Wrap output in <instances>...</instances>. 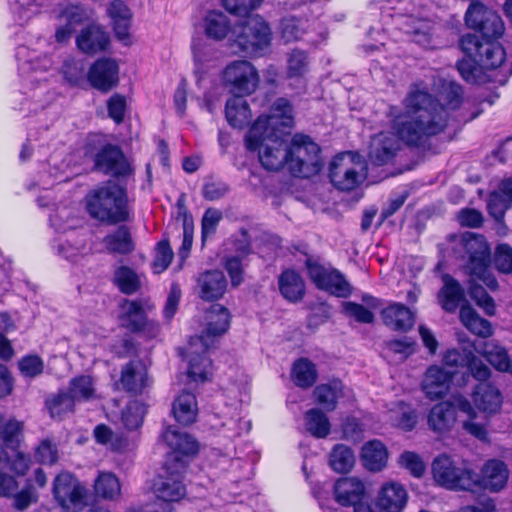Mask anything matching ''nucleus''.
<instances>
[{
	"mask_svg": "<svg viewBox=\"0 0 512 512\" xmlns=\"http://www.w3.org/2000/svg\"><path fill=\"white\" fill-rule=\"evenodd\" d=\"M462 86L442 80L438 98L423 89H412L404 99L405 114L395 116L393 128L407 146L425 148L429 140L444 132L450 110L460 106Z\"/></svg>",
	"mask_w": 512,
	"mask_h": 512,
	"instance_id": "obj_1",
	"label": "nucleus"
},
{
	"mask_svg": "<svg viewBox=\"0 0 512 512\" xmlns=\"http://www.w3.org/2000/svg\"><path fill=\"white\" fill-rule=\"evenodd\" d=\"M85 205L90 217L103 223L115 225L130 218L127 189L113 180L91 189Z\"/></svg>",
	"mask_w": 512,
	"mask_h": 512,
	"instance_id": "obj_2",
	"label": "nucleus"
},
{
	"mask_svg": "<svg viewBox=\"0 0 512 512\" xmlns=\"http://www.w3.org/2000/svg\"><path fill=\"white\" fill-rule=\"evenodd\" d=\"M263 119L255 121L246 136V147L249 151H258L262 166L270 171H278L285 164L288 166V143L281 132L263 129Z\"/></svg>",
	"mask_w": 512,
	"mask_h": 512,
	"instance_id": "obj_3",
	"label": "nucleus"
},
{
	"mask_svg": "<svg viewBox=\"0 0 512 512\" xmlns=\"http://www.w3.org/2000/svg\"><path fill=\"white\" fill-rule=\"evenodd\" d=\"M455 249L463 252L462 258L466 259L465 271L468 275L483 282L490 290H497V279L488 268L490 247L484 236L465 232L458 237Z\"/></svg>",
	"mask_w": 512,
	"mask_h": 512,
	"instance_id": "obj_4",
	"label": "nucleus"
},
{
	"mask_svg": "<svg viewBox=\"0 0 512 512\" xmlns=\"http://www.w3.org/2000/svg\"><path fill=\"white\" fill-rule=\"evenodd\" d=\"M432 475L439 486L456 492H473L478 479V473L468 462L455 460L447 454L433 460Z\"/></svg>",
	"mask_w": 512,
	"mask_h": 512,
	"instance_id": "obj_5",
	"label": "nucleus"
},
{
	"mask_svg": "<svg viewBox=\"0 0 512 512\" xmlns=\"http://www.w3.org/2000/svg\"><path fill=\"white\" fill-rule=\"evenodd\" d=\"M288 168L296 177L310 178L317 175L323 167L320 147L309 136L295 134L288 144Z\"/></svg>",
	"mask_w": 512,
	"mask_h": 512,
	"instance_id": "obj_6",
	"label": "nucleus"
},
{
	"mask_svg": "<svg viewBox=\"0 0 512 512\" xmlns=\"http://www.w3.org/2000/svg\"><path fill=\"white\" fill-rule=\"evenodd\" d=\"M367 176V164L363 157L352 152L338 154L329 166L331 183L342 191L358 187Z\"/></svg>",
	"mask_w": 512,
	"mask_h": 512,
	"instance_id": "obj_7",
	"label": "nucleus"
},
{
	"mask_svg": "<svg viewBox=\"0 0 512 512\" xmlns=\"http://www.w3.org/2000/svg\"><path fill=\"white\" fill-rule=\"evenodd\" d=\"M235 42L246 54L262 55L270 46L271 29L259 15L248 16Z\"/></svg>",
	"mask_w": 512,
	"mask_h": 512,
	"instance_id": "obj_8",
	"label": "nucleus"
},
{
	"mask_svg": "<svg viewBox=\"0 0 512 512\" xmlns=\"http://www.w3.org/2000/svg\"><path fill=\"white\" fill-rule=\"evenodd\" d=\"M163 441L171 449L168 454L165 467L168 471L176 468V472H185L190 456H194L198 452L197 441L185 432L169 426L162 434Z\"/></svg>",
	"mask_w": 512,
	"mask_h": 512,
	"instance_id": "obj_9",
	"label": "nucleus"
},
{
	"mask_svg": "<svg viewBox=\"0 0 512 512\" xmlns=\"http://www.w3.org/2000/svg\"><path fill=\"white\" fill-rule=\"evenodd\" d=\"M222 79L234 96L252 94L260 81L256 68L246 60H237L228 64L223 70Z\"/></svg>",
	"mask_w": 512,
	"mask_h": 512,
	"instance_id": "obj_10",
	"label": "nucleus"
},
{
	"mask_svg": "<svg viewBox=\"0 0 512 512\" xmlns=\"http://www.w3.org/2000/svg\"><path fill=\"white\" fill-rule=\"evenodd\" d=\"M52 492L57 503L67 512H77L86 503L85 487L69 472L55 477Z\"/></svg>",
	"mask_w": 512,
	"mask_h": 512,
	"instance_id": "obj_11",
	"label": "nucleus"
},
{
	"mask_svg": "<svg viewBox=\"0 0 512 512\" xmlns=\"http://www.w3.org/2000/svg\"><path fill=\"white\" fill-rule=\"evenodd\" d=\"M466 25L482 34L488 40L497 39L504 33L501 17L480 2H472L465 14Z\"/></svg>",
	"mask_w": 512,
	"mask_h": 512,
	"instance_id": "obj_12",
	"label": "nucleus"
},
{
	"mask_svg": "<svg viewBox=\"0 0 512 512\" xmlns=\"http://www.w3.org/2000/svg\"><path fill=\"white\" fill-rule=\"evenodd\" d=\"M306 268L311 281L317 288L328 291L337 297H348L351 294L350 284L338 270L327 269L311 259L306 260Z\"/></svg>",
	"mask_w": 512,
	"mask_h": 512,
	"instance_id": "obj_13",
	"label": "nucleus"
},
{
	"mask_svg": "<svg viewBox=\"0 0 512 512\" xmlns=\"http://www.w3.org/2000/svg\"><path fill=\"white\" fill-rule=\"evenodd\" d=\"M390 116L392 117V123L394 122L395 116L404 115L405 112H400L397 108L391 107ZM393 127V124L391 125ZM392 133H379L374 136L369 151V158L371 162L377 166H382L391 162L400 150V141L406 144L392 128Z\"/></svg>",
	"mask_w": 512,
	"mask_h": 512,
	"instance_id": "obj_14",
	"label": "nucleus"
},
{
	"mask_svg": "<svg viewBox=\"0 0 512 512\" xmlns=\"http://www.w3.org/2000/svg\"><path fill=\"white\" fill-rule=\"evenodd\" d=\"M94 169L114 177H125L132 172L120 147L113 144L104 145L95 154Z\"/></svg>",
	"mask_w": 512,
	"mask_h": 512,
	"instance_id": "obj_15",
	"label": "nucleus"
},
{
	"mask_svg": "<svg viewBox=\"0 0 512 512\" xmlns=\"http://www.w3.org/2000/svg\"><path fill=\"white\" fill-rule=\"evenodd\" d=\"M211 347L200 337H191L187 347L188 376L194 381H206L212 361L206 356Z\"/></svg>",
	"mask_w": 512,
	"mask_h": 512,
	"instance_id": "obj_16",
	"label": "nucleus"
},
{
	"mask_svg": "<svg viewBox=\"0 0 512 512\" xmlns=\"http://www.w3.org/2000/svg\"><path fill=\"white\" fill-rule=\"evenodd\" d=\"M230 312L227 308L220 304H213L207 310L205 320V329L200 335L194 337H200L212 347L215 341L225 334L230 326Z\"/></svg>",
	"mask_w": 512,
	"mask_h": 512,
	"instance_id": "obj_17",
	"label": "nucleus"
},
{
	"mask_svg": "<svg viewBox=\"0 0 512 512\" xmlns=\"http://www.w3.org/2000/svg\"><path fill=\"white\" fill-rule=\"evenodd\" d=\"M151 384L145 364L140 360H132L125 364L121 370V377L116 385L130 394H142Z\"/></svg>",
	"mask_w": 512,
	"mask_h": 512,
	"instance_id": "obj_18",
	"label": "nucleus"
},
{
	"mask_svg": "<svg viewBox=\"0 0 512 512\" xmlns=\"http://www.w3.org/2000/svg\"><path fill=\"white\" fill-rule=\"evenodd\" d=\"M118 74L119 67L115 60L101 58L90 67L87 77L93 88L108 92L118 84Z\"/></svg>",
	"mask_w": 512,
	"mask_h": 512,
	"instance_id": "obj_19",
	"label": "nucleus"
},
{
	"mask_svg": "<svg viewBox=\"0 0 512 512\" xmlns=\"http://www.w3.org/2000/svg\"><path fill=\"white\" fill-rule=\"evenodd\" d=\"M470 396L475 407L488 416L497 414L502 408V392L490 381L477 383Z\"/></svg>",
	"mask_w": 512,
	"mask_h": 512,
	"instance_id": "obj_20",
	"label": "nucleus"
},
{
	"mask_svg": "<svg viewBox=\"0 0 512 512\" xmlns=\"http://www.w3.org/2000/svg\"><path fill=\"white\" fill-rule=\"evenodd\" d=\"M75 42L82 53L93 56L108 49L110 37L102 26L90 24L80 30Z\"/></svg>",
	"mask_w": 512,
	"mask_h": 512,
	"instance_id": "obj_21",
	"label": "nucleus"
},
{
	"mask_svg": "<svg viewBox=\"0 0 512 512\" xmlns=\"http://www.w3.org/2000/svg\"><path fill=\"white\" fill-rule=\"evenodd\" d=\"M452 378L453 373L444 368L437 365L430 366L426 370L421 384L425 396L432 401L442 399L450 389Z\"/></svg>",
	"mask_w": 512,
	"mask_h": 512,
	"instance_id": "obj_22",
	"label": "nucleus"
},
{
	"mask_svg": "<svg viewBox=\"0 0 512 512\" xmlns=\"http://www.w3.org/2000/svg\"><path fill=\"white\" fill-rule=\"evenodd\" d=\"M407 34L411 41L426 49L437 47L435 35V25L431 20L407 16L402 23L401 28Z\"/></svg>",
	"mask_w": 512,
	"mask_h": 512,
	"instance_id": "obj_23",
	"label": "nucleus"
},
{
	"mask_svg": "<svg viewBox=\"0 0 512 512\" xmlns=\"http://www.w3.org/2000/svg\"><path fill=\"white\" fill-rule=\"evenodd\" d=\"M167 476H159L153 485L154 493L157 498L165 502H177L186 495V488L182 483V474L177 473L176 468L168 471L165 467Z\"/></svg>",
	"mask_w": 512,
	"mask_h": 512,
	"instance_id": "obj_24",
	"label": "nucleus"
},
{
	"mask_svg": "<svg viewBox=\"0 0 512 512\" xmlns=\"http://www.w3.org/2000/svg\"><path fill=\"white\" fill-rule=\"evenodd\" d=\"M508 477L509 470L503 461L496 459L489 460L483 466L481 475L478 474L475 489L483 488L492 492H498L505 487Z\"/></svg>",
	"mask_w": 512,
	"mask_h": 512,
	"instance_id": "obj_25",
	"label": "nucleus"
},
{
	"mask_svg": "<svg viewBox=\"0 0 512 512\" xmlns=\"http://www.w3.org/2000/svg\"><path fill=\"white\" fill-rule=\"evenodd\" d=\"M443 286L438 291L437 300L447 313H454L462 305L469 304L462 285L451 275H442Z\"/></svg>",
	"mask_w": 512,
	"mask_h": 512,
	"instance_id": "obj_26",
	"label": "nucleus"
},
{
	"mask_svg": "<svg viewBox=\"0 0 512 512\" xmlns=\"http://www.w3.org/2000/svg\"><path fill=\"white\" fill-rule=\"evenodd\" d=\"M407 500L408 494L404 486L391 481L383 484L379 490L376 505L384 512H401Z\"/></svg>",
	"mask_w": 512,
	"mask_h": 512,
	"instance_id": "obj_27",
	"label": "nucleus"
},
{
	"mask_svg": "<svg viewBox=\"0 0 512 512\" xmlns=\"http://www.w3.org/2000/svg\"><path fill=\"white\" fill-rule=\"evenodd\" d=\"M197 286L201 299L214 301L224 295L227 288V280L222 271L208 270L199 275Z\"/></svg>",
	"mask_w": 512,
	"mask_h": 512,
	"instance_id": "obj_28",
	"label": "nucleus"
},
{
	"mask_svg": "<svg viewBox=\"0 0 512 512\" xmlns=\"http://www.w3.org/2000/svg\"><path fill=\"white\" fill-rule=\"evenodd\" d=\"M263 119V129L267 131L280 132L277 127H291L293 123V106L286 98H278L270 109V114L259 116L256 121Z\"/></svg>",
	"mask_w": 512,
	"mask_h": 512,
	"instance_id": "obj_29",
	"label": "nucleus"
},
{
	"mask_svg": "<svg viewBox=\"0 0 512 512\" xmlns=\"http://www.w3.org/2000/svg\"><path fill=\"white\" fill-rule=\"evenodd\" d=\"M364 494V483L355 477L341 478L334 485L335 500L342 506H351L359 502Z\"/></svg>",
	"mask_w": 512,
	"mask_h": 512,
	"instance_id": "obj_30",
	"label": "nucleus"
},
{
	"mask_svg": "<svg viewBox=\"0 0 512 512\" xmlns=\"http://www.w3.org/2000/svg\"><path fill=\"white\" fill-rule=\"evenodd\" d=\"M456 421V409L453 403L442 401L435 404L428 414V426L437 433L449 431Z\"/></svg>",
	"mask_w": 512,
	"mask_h": 512,
	"instance_id": "obj_31",
	"label": "nucleus"
},
{
	"mask_svg": "<svg viewBox=\"0 0 512 512\" xmlns=\"http://www.w3.org/2000/svg\"><path fill=\"white\" fill-rule=\"evenodd\" d=\"M381 314L385 325L395 331H408L415 323L413 312L401 303L389 305Z\"/></svg>",
	"mask_w": 512,
	"mask_h": 512,
	"instance_id": "obj_32",
	"label": "nucleus"
},
{
	"mask_svg": "<svg viewBox=\"0 0 512 512\" xmlns=\"http://www.w3.org/2000/svg\"><path fill=\"white\" fill-rule=\"evenodd\" d=\"M202 27L206 37L214 41L224 40L232 29L228 16L219 10L208 11L203 17Z\"/></svg>",
	"mask_w": 512,
	"mask_h": 512,
	"instance_id": "obj_33",
	"label": "nucleus"
},
{
	"mask_svg": "<svg viewBox=\"0 0 512 512\" xmlns=\"http://www.w3.org/2000/svg\"><path fill=\"white\" fill-rule=\"evenodd\" d=\"M281 295L290 302H298L305 295V282L301 275L293 269H286L278 277Z\"/></svg>",
	"mask_w": 512,
	"mask_h": 512,
	"instance_id": "obj_34",
	"label": "nucleus"
},
{
	"mask_svg": "<svg viewBox=\"0 0 512 512\" xmlns=\"http://www.w3.org/2000/svg\"><path fill=\"white\" fill-rule=\"evenodd\" d=\"M172 413L179 424L186 426L194 423L198 414L196 396L191 392L183 391L174 400Z\"/></svg>",
	"mask_w": 512,
	"mask_h": 512,
	"instance_id": "obj_35",
	"label": "nucleus"
},
{
	"mask_svg": "<svg viewBox=\"0 0 512 512\" xmlns=\"http://www.w3.org/2000/svg\"><path fill=\"white\" fill-rule=\"evenodd\" d=\"M388 451L379 440H372L363 445L361 461L363 466L371 472H379L386 467Z\"/></svg>",
	"mask_w": 512,
	"mask_h": 512,
	"instance_id": "obj_36",
	"label": "nucleus"
},
{
	"mask_svg": "<svg viewBox=\"0 0 512 512\" xmlns=\"http://www.w3.org/2000/svg\"><path fill=\"white\" fill-rule=\"evenodd\" d=\"M103 244L106 250L112 254L127 255L134 248V242L127 226H119L115 231L107 234L103 238Z\"/></svg>",
	"mask_w": 512,
	"mask_h": 512,
	"instance_id": "obj_37",
	"label": "nucleus"
},
{
	"mask_svg": "<svg viewBox=\"0 0 512 512\" xmlns=\"http://www.w3.org/2000/svg\"><path fill=\"white\" fill-rule=\"evenodd\" d=\"M459 317L462 324L471 333L483 338L493 334L491 322L482 318L469 304L462 305Z\"/></svg>",
	"mask_w": 512,
	"mask_h": 512,
	"instance_id": "obj_38",
	"label": "nucleus"
},
{
	"mask_svg": "<svg viewBox=\"0 0 512 512\" xmlns=\"http://www.w3.org/2000/svg\"><path fill=\"white\" fill-rule=\"evenodd\" d=\"M23 422L15 418L6 419L0 413V444L11 450H17L23 438Z\"/></svg>",
	"mask_w": 512,
	"mask_h": 512,
	"instance_id": "obj_39",
	"label": "nucleus"
},
{
	"mask_svg": "<svg viewBox=\"0 0 512 512\" xmlns=\"http://www.w3.org/2000/svg\"><path fill=\"white\" fill-rule=\"evenodd\" d=\"M226 119L234 128H243L251 119V112L244 96H233L226 102Z\"/></svg>",
	"mask_w": 512,
	"mask_h": 512,
	"instance_id": "obj_40",
	"label": "nucleus"
},
{
	"mask_svg": "<svg viewBox=\"0 0 512 512\" xmlns=\"http://www.w3.org/2000/svg\"><path fill=\"white\" fill-rule=\"evenodd\" d=\"M121 320L132 332H139L145 324L146 312L139 301L124 300L121 304Z\"/></svg>",
	"mask_w": 512,
	"mask_h": 512,
	"instance_id": "obj_41",
	"label": "nucleus"
},
{
	"mask_svg": "<svg viewBox=\"0 0 512 512\" xmlns=\"http://www.w3.org/2000/svg\"><path fill=\"white\" fill-rule=\"evenodd\" d=\"M305 430L315 438H326L331 431V424L328 417L317 408L308 410L304 415Z\"/></svg>",
	"mask_w": 512,
	"mask_h": 512,
	"instance_id": "obj_42",
	"label": "nucleus"
},
{
	"mask_svg": "<svg viewBox=\"0 0 512 512\" xmlns=\"http://www.w3.org/2000/svg\"><path fill=\"white\" fill-rule=\"evenodd\" d=\"M291 377L298 387L309 388L317 380V371L312 362L300 358L293 364Z\"/></svg>",
	"mask_w": 512,
	"mask_h": 512,
	"instance_id": "obj_43",
	"label": "nucleus"
},
{
	"mask_svg": "<svg viewBox=\"0 0 512 512\" xmlns=\"http://www.w3.org/2000/svg\"><path fill=\"white\" fill-rule=\"evenodd\" d=\"M342 394V383L332 381L328 384L318 385L314 390L317 403L326 411H333L337 406L338 398Z\"/></svg>",
	"mask_w": 512,
	"mask_h": 512,
	"instance_id": "obj_44",
	"label": "nucleus"
},
{
	"mask_svg": "<svg viewBox=\"0 0 512 512\" xmlns=\"http://www.w3.org/2000/svg\"><path fill=\"white\" fill-rule=\"evenodd\" d=\"M329 463L334 471L347 473L355 464V455L350 447L337 444L330 453Z\"/></svg>",
	"mask_w": 512,
	"mask_h": 512,
	"instance_id": "obj_45",
	"label": "nucleus"
},
{
	"mask_svg": "<svg viewBox=\"0 0 512 512\" xmlns=\"http://www.w3.org/2000/svg\"><path fill=\"white\" fill-rule=\"evenodd\" d=\"M480 353L496 370L501 372L508 371L511 359L504 347L493 342H489L485 344Z\"/></svg>",
	"mask_w": 512,
	"mask_h": 512,
	"instance_id": "obj_46",
	"label": "nucleus"
},
{
	"mask_svg": "<svg viewBox=\"0 0 512 512\" xmlns=\"http://www.w3.org/2000/svg\"><path fill=\"white\" fill-rule=\"evenodd\" d=\"M77 402L88 401L95 396L93 378L89 375H81L71 379L69 390Z\"/></svg>",
	"mask_w": 512,
	"mask_h": 512,
	"instance_id": "obj_47",
	"label": "nucleus"
},
{
	"mask_svg": "<svg viewBox=\"0 0 512 512\" xmlns=\"http://www.w3.org/2000/svg\"><path fill=\"white\" fill-rule=\"evenodd\" d=\"M114 282L124 294L131 295L140 289V279L136 272L127 266L115 270Z\"/></svg>",
	"mask_w": 512,
	"mask_h": 512,
	"instance_id": "obj_48",
	"label": "nucleus"
},
{
	"mask_svg": "<svg viewBox=\"0 0 512 512\" xmlns=\"http://www.w3.org/2000/svg\"><path fill=\"white\" fill-rule=\"evenodd\" d=\"M95 492L104 499H114L119 496L121 487L119 480L112 473H101L95 481Z\"/></svg>",
	"mask_w": 512,
	"mask_h": 512,
	"instance_id": "obj_49",
	"label": "nucleus"
},
{
	"mask_svg": "<svg viewBox=\"0 0 512 512\" xmlns=\"http://www.w3.org/2000/svg\"><path fill=\"white\" fill-rule=\"evenodd\" d=\"M505 55V50L500 44L490 41L484 46L478 61L483 68L496 69L504 63Z\"/></svg>",
	"mask_w": 512,
	"mask_h": 512,
	"instance_id": "obj_50",
	"label": "nucleus"
},
{
	"mask_svg": "<svg viewBox=\"0 0 512 512\" xmlns=\"http://www.w3.org/2000/svg\"><path fill=\"white\" fill-rule=\"evenodd\" d=\"M146 406L144 403L133 400L130 401L122 412V422L129 430H135L142 425Z\"/></svg>",
	"mask_w": 512,
	"mask_h": 512,
	"instance_id": "obj_51",
	"label": "nucleus"
},
{
	"mask_svg": "<svg viewBox=\"0 0 512 512\" xmlns=\"http://www.w3.org/2000/svg\"><path fill=\"white\" fill-rule=\"evenodd\" d=\"M475 280L477 279L475 277H472L469 284L470 297L488 316H494L496 313V305L494 299L486 292V290L481 285L476 284Z\"/></svg>",
	"mask_w": 512,
	"mask_h": 512,
	"instance_id": "obj_52",
	"label": "nucleus"
},
{
	"mask_svg": "<svg viewBox=\"0 0 512 512\" xmlns=\"http://www.w3.org/2000/svg\"><path fill=\"white\" fill-rule=\"evenodd\" d=\"M465 367L470 372L472 378L478 383L489 382L492 375L491 369L477 357L472 350L466 353V364Z\"/></svg>",
	"mask_w": 512,
	"mask_h": 512,
	"instance_id": "obj_53",
	"label": "nucleus"
},
{
	"mask_svg": "<svg viewBox=\"0 0 512 512\" xmlns=\"http://www.w3.org/2000/svg\"><path fill=\"white\" fill-rule=\"evenodd\" d=\"M457 70L461 77L468 83L477 84L482 82V66L474 58L462 59L457 62Z\"/></svg>",
	"mask_w": 512,
	"mask_h": 512,
	"instance_id": "obj_54",
	"label": "nucleus"
},
{
	"mask_svg": "<svg viewBox=\"0 0 512 512\" xmlns=\"http://www.w3.org/2000/svg\"><path fill=\"white\" fill-rule=\"evenodd\" d=\"M62 74L70 84L78 85L84 79V61L74 58H67L62 65Z\"/></svg>",
	"mask_w": 512,
	"mask_h": 512,
	"instance_id": "obj_55",
	"label": "nucleus"
},
{
	"mask_svg": "<svg viewBox=\"0 0 512 512\" xmlns=\"http://www.w3.org/2000/svg\"><path fill=\"white\" fill-rule=\"evenodd\" d=\"M487 42H490V40L486 38L481 40L477 35L468 33L461 37L460 47L469 58H474L478 61Z\"/></svg>",
	"mask_w": 512,
	"mask_h": 512,
	"instance_id": "obj_56",
	"label": "nucleus"
},
{
	"mask_svg": "<svg viewBox=\"0 0 512 512\" xmlns=\"http://www.w3.org/2000/svg\"><path fill=\"white\" fill-rule=\"evenodd\" d=\"M493 263L498 272L503 274H511L512 247L506 243L497 245L494 252Z\"/></svg>",
	"mask_w": 512,
	"mask_h": 512,
	"instance_id": "obj_57",
	"label": "nucleus"
},
{
	"mask_svg": "<svg viewBox=\"0 0 512 512\" xmlns=\"http://www.w3.org/2000/svg\"><path fill=\"white\" fill-rule=\"evenodd\" d=\"M18 368L22 376L36 378L44 370V362L38 355H26L18 361Z\"/></svg>",
	"mask_w": 512,
	"mask_h": 512,
	"instance_id": "obj_58",
	"label": "nucleus"
},
{
	"mask_svg": "<svg viewBox=\"0 0 512 512\" xmlns=\"http://www.w3.org/2000/svg\"><path fill=\"white\" fill-rule=\"evenodd\" d=\"M76 402L77 401L74 399V397H72L70 392L67 391L60 392L58 395L49 400L47 404L52 416H60L67 412H72Z\"/></svg>",
	"mask_w": 512,
	"mask_h": 512,
	"instance_id": "obj_59",
	"label": "nucleus"
},
{
	"mask_svg": "<svg viewBox=\"0 0 512 512\" xmlns=\"http://www.w3.org/2000/svg\"><path fill=\"white\" fill-rule=\"evenodd\" d=\"M282 38L286 42L298 40L303 32V24L300 18L295 16L284 17L280 24Z\"/></svg>",
	"mask_w": 512,
	"mask_h": 512,
	"instance_id": "obj_60",
	"label": "nucleus"
},
{
	"mask_svg": "<svg viewBox=\"0 0 512 512\" xmlns=\"http://www.w3.org/2000/svg\"><path fill=\"white\" fill-rule=\"evenodd\" d=\"M511 206L502 193L494 191L490 194L487 209L489 214L497 221L501 222L504 219L506 210Z\"/></svg>",
	"mask_w": 512,
	"mask_h": 512,
	"instance_id": "obj_61",
	"label": "nucleus"
},
{
	"mask_svg": "<svg viewBox=\"0 0 512 512\" xmlns=\"http://www.w3.org/2000/svg\"><path fill=\"white\" fill-rule=\"evenodd\" d=\"M308 69V57L304 51L293 50L288 58L287 73L289 77L302 76Z\"/></svg>",
	"mask_w": 512,
	"mask_h": 512,
	"instance_id": "obj_62",
	"label": "nucleus"
},
{
	"mask_svg": "<svg viewBox=\"0 0 512 512\" xmlns=\"http://www.w3.org/2000/svg\"><path fill=\"white\" fill-rule=\"evenodd\" d=\"M35 458L41 464H55L58 461L57 445L49 439L42 440L35 450Z\"/></svg>",
	"mask_w": 512,
	"mask_h": 512,
	"instance_id": "obj_63",
	"label": "nucleus"
},
{
	"mask_svg": "<svg viewBox=\"0 0 512 512\" xmlns=\"http://www.w3.org/2000/svg\"><path fill=\"white\" fill-rule=\"evenodd\" d=\"M399 463L414 477H421L425 472V464L418 454L411 451L403 452L399 457Z\"/></svg>",
	"mask_w": 512,
	"mask_h": 512,
	"instance_id": "obj_64",
	"label": "nucleus"
}]
</instances>
